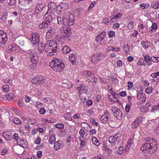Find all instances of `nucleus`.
<instances>
[{"label":"nucleus","instance_id":"1","mask_svg":"<svg viewBox=\"0 0 159 159\" xmlns=\"http://www.w3.org/2000/svg\"><path fill=\"white\" fill-rule=\"evenodd\" d=\"M157 148V142L154 139L146 137L144 143L142 145L140 149L142 151H146L150 154L155 152Z\"/></svg>","mask_w":159,"mask_h":159},{"label":"nucleus","instance_id":"2","mask_svg":"<svg viewBox=\"0 0 159 159\" xmlns=\"http://www.w3.org/2000/svg\"><path fill=\"white\" fill-rule=\"evenodd\" d=\"M49 66L52 70L56 72H62L65 68L64 64L60 59L54 58L49 63Z\"/></svg>","mask_w":159,"mask_h":159},{"label":"nucleus","instance_id":"3","mask_svg":"<svg viewBox=\"0 0 159 159\" xmlns=\"http://www.w3.org/2000/svg\"><path fill=\"white\" fill-rule=\"evenodd\" d=\"M64 20L66 23V25L68 26L73 25L75 19V16L74 14L70 12H66L64 14Z\"/></svg>","mask_w":159,"mask_h":159},{"label":"nucleus","instance_id":"4","mask_svg":"<svg viewBox=\"0 0 159 159\" xmlns=\"http://www.w3.org/2000/svg\"><path fill=\"white\" fill-rule=\"evenodd\" d=\"M59 31L62 38H69L71 34L70 28L67 26H62L60 28Z\"/></svg>","mask_w":159,"mask_h":159},{"label":"nucleus","instance_id":"5","mask_svg":"<svg viewBox=\"0 0 159 159\" xmlns=\"http://www.w3.org/2000/svg\"><path fill=\"white\" fill-rule=\"evenodd\" d=\"M111 111L113 112L114 116L117 119H120L122 115V112L119 109L115 106L111 107Z\"/></svg>","mask_w":159,"mask_h":159},{"label":"nucleus","instance_id":"6","mask_svg":"<svg viewBox=\"0 0 159 159\" xmlns=\"http://www.w3.org/2000/svg\"><path fill=\"white\" fill-rule=\"evenodd\" d=\"M121 10L117 9L114 11L113 14V17L111 19L110 22H113L116 20V19H119L122 16V13H121Z\"/></svg>","mask_w":159,"mask_h":159},{"label":"nucleus","instance_id":"7","mask_svg":"<svg viewBox=\"0 0 159 159\" xmlns=\"http://www.w3.org/2000/svg\"><path fill=\"white\" fill-rule=\"evenodd\" d=\"M77 89L80 94L83 93L88 94L89 93L88 87L82 84H80L77 87Z\"/></svg>","mask_w":159,"mask_h":159},{"label":"nucleus","instance_id":"8","mask_svg":"<svg viewBox=\"0 0 159 159\" xmlns=\"http://www.w3.org/2000/svg\"><path fill=\"white\" fill-rule=\"evenodd\" d=\"M106 35V33L104 31H102L99 34L97 35L95 39L96 42L99 43L101 45H104V43L101 42L103 41Z\"/></svg>","mask_w":159,"mask_h":159},{"label":"nucleus","instance_id":"9","mask_svg":"<svg viewBox=\"0 0 159 159\" xmlns=\"http://www.w3.org/2000/svg\"><path fill=\"white\" fill-rule=\"evenodd\" d=\"M45 46V51L47 53L48 56L51 57L56 55V51L57 49H53V48L50 47L46 45Z\"/></svg>","mask_w":159,"mask_h":159},{"label":"nucleus","instance_id":"10","mask_svg":"<svg viewBox=\"0 0 159 159\" xmlns=\"http://www.w3.org/2000/svg\"><path fill=\"white\" fill-rule=\"evenodd\" d=\"M120 137V135L117 134L113 136H110L109 138L108 141L111 144V148H113L116 144V141Z\"/></svg>","mask_w":159,"mask_h":159},{"label":"nucleus","instance_id":"11","mask_svg":"<svg viewBox=\"0 0 159 159\" xmlns=\"http://www.w3.org/2000/svg\"><path fill=\"white\" fill-rule=\"evenodd\" d=\"M110 117V115L109 112L107 111H105L104 112L100 118V121L102 123H106Z\"/></svg>","mask_w":159,"mask_h":159},{"label":"nucleus","instance_id":"12","mask_svg":"<svg viewBox=\"0 0 159 159\" xmlns=\"http://www.w3.org/2000/svg\"><path fill=\"white\" fill-rule=\"evenodd\" d=\"M46 8V6L43 2H39L36 4L35 11L42 12L45 10Z\"/></svg>","mask_w":159,"mask_h":159},{"label":"nucleus","instance_id":"13","mask_svg":"<svg viewBox=\"0 0 159 159\" xmlns=\"http://www.w3.org/2000/svg\"><path fill=\"white\" fill-rule=\"evenodd\" d=\"M104 57L103 55L101 53H97L94 54L92 57L91 60L93 63H96L98 61L102 59Z\"/></svg>","mask_w":159,"mask_h":159},{"label":"nucleus","instance_id":"14","mask_svg":"<svg viewBox=\"0 0 159 159\" xmlns=\"http://www.w3.org/2000/svg\"><path fill=\"white\" fill-rule=\"evenodd\" d=\"M39 34L35 33L32 34V37L30 38L31 43L33 45H35L38 43L39 41Z\"/></svg>","mask_w":159,"mask_h":159},{"label":"nucleus","instance_id":"15","mask_svg":"<svg viewBox=\"0 0 159 159\" xmlns=\"http://www.w3.org/2000/svg\"><path fill=\"white\" fill-rule=\"evenodd\" d=\"M26 53L28 57L30 58V60H37V53L32 49L27 51Z\"/></svg>","mask_w":159,"mask_h":159},{"label":"nucleus","instance_id":"16","mask_svg":"<svg viewBox=\"0 0 159 159\" xmlns=\"http://www.w3.org/2000/svg\"><path fill=\"white\" fill-rule=\"evenodd\" d=\"M134 136L130 138L127 141V142L126 144L125 150L126 151H128L129 149L133 147L134 145Z\"/></svg>","mask_w":159,"mask_h":159},{"label":"nucleus","instance_id":"17","mask_svg":"<svg viewBox=\"0 0 159 159\" xmlns=\"http://www.w3.org/2000/svg\"><path fill=\"white\" fill-rule=\"evenodd\" d=\"M31 82L34 84L36 83L43 84L45 82V80L43 77L38 76L33 78L32 79Z\"/></svg>","mask_w":159,"mask_h":159},{"label":"nucleus","instance_id":"18","mask_svg":"<svg viewBox=\"0 0 159 159\" xmlns=\"http://www.w3.org/2000/svg\"><path fill=\"white\" fill-rule=\"evenodd\" d=\"M56 7L57 5L56 3L53 2H50L48 5V10L47 11L55 14Z\"/></svg>","mask_w":159,"mask_h":159},{"label":"nucleus","instance_id":"19","mask_svg":"<svg viewBox=\"0 0 159 159\" xmlns=\"http://www.w3.org/2000/svg\"><path fill=\"white\" fill-rule=\"evenodd\" d=\"M7 40V35L3 31L0 30V40L1 44H4Z\"/></svg>","mask_w":159,"mask_h":159},{"label":"nucleus","instance_id":"20","mask_svg":"<svg viewBox=\"0 0 159 159\" xmlns=\"http://www.w3.org/2000/svg\"><path fill=\"white\" fill-rule=\"evenodd\" d=\"M32 0H19L20 5L29 7H30V3Z\"/></svg>","mask_w":159,"mask_h":159},{"label":"nucleus","instance_id":"21","mask_svg":"<svg viewBox=\"0 0 159 159\" xmlns=\"http://www.w3.org/2000/svg\"><path fill=\"white\" fill-rule=\"evenodd\" d=\"M45 44L46 45L49 46L50 47L53 48V49H57V44L53 40H48Z\"/></svg>","mask_w":159,"mask_h":159},{"label":"nucleus","instance_id":"22","mask_svg":"<svg viewBox=\"0 0 159 159\" xmlns=\"http://www.w3.org/2000/svg\"><path fill=\"white\" fill-rule=\"evenodd\" d=\"M142 118L138 117L131 124V127L132 128L135 129L139 125L140 122L141 121Z\"/></svg>","mask_w":159,"mask_h":159},{"label":"nucleus","instance_id":"23","mask_svg":"<svg viewBox=\"0 0 159 159\" xmlns=\"http://www.w3.org/2000/svg\"><path fill=\"white\" fill-rule=\"evenodd\" d=\"M53 13H52L49 12L47 11L45 14V21L48 23L49 24L51 22L52 20V17L51 15H54Z\"/></svg>","mask_w":159,"mask_h":159},{"label":"nucleus","instance_id":"24","mask_svg":"<svg viewBox=\"0 0 159 159\" xmlns=\"http://www.w3.org/2000/svg\"><path fill=\"white\" fill-rule=\"evenodd\" d=\"M37 60H30L29 62V67L32 70L36 68Z\"/></svg>","mask_w":159,"mask_h":159},{"label":"nucleus","instance_id":"25","mask_svg":"<svg viewBox=\"0 0 159 159\" xmlns=\"http://www.w3.org/2000/svg\"><path fill=\"white\" fill-rule=\"evenodd\" d=\"M19 48V47L15 44H10L8 47V49L11 52L16 51Z\"/></svg>","mask_w":159,"mask_h":159},{"label":"nucleus","instance_id":"26","mask_svg":"<svg viewBox=\"0 0 159 159\" xmlns=\"http://www.w3.org/2000/svg\"><path fill=\"white\" fill-rule=\"evenodd\" d=\"M49 25V24L48 23L44 21L39 25V27L40 29H46L48 27Z\"/></svg>","mask_w":159,"mask_h":159},{"label":"nucleus","instance_id":"27","mask_svg":"<svg viewBox=\"0 0 159 159\" xmlns=\"http://www.w3.org/2000/svg\"><path fill=\"white\" fill-rule=\"evenodd\" d=\"M143 89L141 87H139L137 89V98L140 100L142 97L143 94Z\"/></svg>","mask_w":159,"mask_h":159},{"label":"nucleus","instance_id":"28","mask_svg":"<svg viewBox=\"0 0 159 159\" xmlns=\"http://www.w3.org/2000/svg\"><path fill=\"white\" fill-rule=\"evenodd\" d=\"M71 113L70 112H68L64 114V117L65 120H68L74 122L73 119L70 116Z\"/></svg>","mask_w":159,"mask_h":159},{"label":"nucleus","instance_id":"29","mask_svg":"<svg viewBox=\"0 0 159 159\" xmlns=\"http://www.w3.org/2000/svg\"><path fill=\"white\" fill-rule=\"evenodd\" d=\"M159 111V102L156 105H153L152 107L151 112H156Z\"/></svg>","mask_w":159,"mask_h":159},{"label":"nucleus","instance_id":"30","mask_svg":"<svg viewBox=\"0 0 159 159\" xmlns=\"http://www.w3.org/2000/svg\"><path fill=\"white\" fill-rule=\"evenodd\" d=\"M69 59L73 65H74L75 64V63L76 62V60L75 55L71 54L69 56Z\"/></svg>","mask_w":159,"mask_h":159},{"label":"nucleus","instance_id":"31","mask_svg":"<svg viewBox=\"0 0 159 159\" xmlns=\"http://www.w3.org/2000/svg\"><path fill=\"white\" fill-rule=\"evenodd\" d=\"M63 11L68 9L69 8L68 4L65 2H61L59 4Z\"/></svg>","mask_w":159,"mask_h":159},{"label":"nucleus","instance_id":"32","mask_svg":"<svg viewBox=\"0 0 159 159\" xmlns=\"http://www.w3.org/2000/svg\"><path fill=\"white\" fill-rule=\"evenodd\" d=\"M45 44L43 43H39L38 45V49L39 52H40L45 50Z\"/></svg>","mask_w":159,"mask_h":159},{"label":"nucleus","instance_id":"33","mask_svg":"<svg viewBox=\"0 0 159 159\" xmlns=\"http://www.w3.org/2000/svg\"><path fill=\"white\" fill-rule=\"evenodd\" d=\"M152 8L157 9L159 8V1H155L152 3L151 5Z\"/></svg>","mask_w":159,"mask_h":159},{"label":"nucleus","instance_id":"34","mask_svg":"<svg viewBox=\"0 0 159 159\" xmlns=\"http://www.w3.org/2000/svg\"><path fill=\"white\" fill-rule=\"evenodd\" d=\"M92 143L93 144L97 146H99L100 143L96 137H92Z\"/></svg>","mask_w":159,"mask_h":159},{"label":"nucleus","instance_id":"35","mask_svg":"<svg viewBox=\"0 0 159 159\" xmlns=\"http://www.w3.org/2000/svg\"><path fill=\"white\" fill-rule=\"evenodd\" d=\"M62 51L64 54H67L70 51V48L67 46L63 47L62 49Z\"/></svg>","mask_w":159,"mask_h":159},{"label":"nucleus","instance_id":"36","mask_svg":"<svg viewBox=\"0 0 159 159\" xmlns=\"http://www.w3.org/2000/svg\"><path fill=\"white\" fill-rule=\"evenodd\" d=\"M14 97V95L12 93H8L6 95V98L8 101H10L13 99Z\"/></svg>","mask_w":159,"mask_h":159},{"label":"nucleus","instance_id":"37","mask_svg":"<svg viewBox=\"0 0 159 159\" xmlns=\"http://www.w3.org/2000/svg\"><path fill=\"white\" fill-rule=\"evenodd\" d=\"M61 141H58L57 142H55L54 145V149L57 150L59 149L61 147Z\"/></svg>","mask_w":159,"mask_h":159},{"label":"nucleus","instance_id":"38","mask_svg":"<svg viewBox=\"0 0 159 159\" xmlns=\"http://www.w3.org/2000/svg\"><path fill=\"white\" fill-rule=\"evenodd\" d=\"M61 7L59 5L57 6L55 13L56 12L58 15L60 14L61 12L63 11Z\"/></svg>","mask_w":159,"mask_h":159},{"label":"nucleus","instance_id":"39","mask_svg":"<svg viewBox=\"0 0 159 159\" xmlns=\"http://www.w3.org/2000/svg\"><path fill=\"white\" fill-rule=\"evenodd\" d=\"M12 121L15 124L18 125H20L21 124L20 120L17 117H13L12 118Z\"/></svg>","mask_w":159,"mask_h":159},{"label":"nucleus","instance_id":"40","mask_svg":"<svg viewBox=\"0 0 159 159\" xmlns=\"http://www.w3.org/2000/svg\"><path fill=\"white\" fill-rule=\"evenodd\" d=\"M57 29V27H51L49 30H48V31L51 34H52L53 35V34L56 32Z\"/></svg>","mask_w":159,"mask_h":159},{"label":"nucleus","instance_id":"41","mask_svg":"<svg viewBox=\"0 0 159 159\" xmlns=\"http://www.w3.org/2000/svg\"><path fill=\"white\" fill-rule=\"evenodd\" d=\"M56 141V139L54 135H52L49 139V142L51 144H54Z\"/></svg>","mask_w":159,"mask_h":159},{"label":"nucleus","instance_id":"42","mask_svg":"<svg viewBox=\"0 0 159 159\" xmlns=\"http://www.w3.org/2000/svg\"><path fill=\"white\" fill-rule=\"evenodd\" d=\"M141 44L143 47L144 48H148L150 45V43L148 41L143 42Z\"/></svg>","mask_w":159,"mask_h":159},{"label":"nucleus","instance_id":"43","mask_svg":"<svg viewBox=\"0 0 159 159\" xmlns=\"http://www.w3.org/2000/svg\"><path fill=\"white\" fill-rule=\"evenodd\" d=\"M2 88L3 91L5 92H8L9 89V87L8 85H4Z\"/></svg>","mask_w":159,"mask_h":159},{"label":"nucleus","instance_id":"44","mask_svg":"<svg viewBox=\"0 0 159 159\" xmlns=\"http://www.w3.org/2000/svg\"><path fill=\"white\" fill-rule=\"evenodd\" d=\"M151 29L150 32H153L154 31V30L157 28V25L156 23H153L151 27Z\"/></svg>","mask_w":159,"mask_h":159},{"label":"nucleus","instance_id":"45","mask_svg":"<svg viewBox=\"0 0 159 159\" xmlns=\"http://www.w3.org/2000/svg\"><path fill=\"white\" fill-rule=\"evenodd\" d=\"M123 47L126 53H127L129 51L130 46L128 44H125L124 45Z\"/></svg>","mask_w":159,"mask_h":159},{"label":"nucleus","instance_id":"46","mask_svg":"<svg viewBox=\"0 0 159 159\" xmlns=\"http://www.w3.org/2000/svg\"><path fill=\"white\" fill-rule=\"evenodd\" d=\"M57 23L59 24H65L63 23V19L60 16H58L57 17Z\"/></svg>","mask_w":159,"mask_h":159},{"label":"nucleus","instance_id":"47","mask_svg":"<svg viewBox=\"0 0 159 159\" xmlns=\"http://www.w3.org/2000/svg\"><path fill=\"white\" fill-rule=\"evenodd\" d=\"M109 92L111 94V96H113L114 97L119 96L118 94L115 92L114 91V89L112 88L110 90Z\"/></svg>","mask_w":159,"mask_h":159},{"label":"nucleus","instance_id":"48","mask_svg":"<svg viewBox=\"0 0 159 159\" xmlns=\"http://www.w3.org/2000/svg\"><path fill=\"white\" fill-rule=\"evenodd\" d=\"M85 134V131L84 129H81L79 131V134L80 136V137L83 138Z\"/></svg>","mask_w":159,"mask_h":159},{"label":"nucleus","instance_id":"49","mask_svg":"<svg viewBox=\"0 0 159 159\" xmlns=\"http://www.w3.org/2000/svg\"><path fill=\"white\" fill-rule=\"evenodd\" d=\"M145 106H143L140 108V111L142 112L145 113L148 111V109H146Z\"/></svg>","mask_w":159,"mask_h":159},{"label":"nucleus","instance_id":"50","mask_svg":"<svg viewBox=\"0 0 159 159\" xmlns=\"http://www.w3.org/2000/svg\"><path fill=\"white\" fill-rule=\"evenodd\" d=\"M55 126L57 128L61 129L64 127V125L63 124L57 123L55 125Z\"/></svg>","mask_w":159,"mask_h":159},{"label":"nucleus","instance_id":"51","mask_svg":"<svg viewBox=\"0 0 159 159\" xmlns=\"http://www.w3.org/2000/svg\"><path fill=\"white\" fill-rule=\"evenodd\" d=\"M124 148L120 146L119 147L118 150L117 151V153L119 154H121L123 153Z\"/></svg>","mask_w":159,"mask_h":159},{"label":"nucleus","instance_id":"52","mask_svg":"<svg viewBox=\"0 0 159 159\" xmlns=\"http://www.w3.org/2000/svg\"><path fill=\"white\" fill-rule=\"evenodd\" d=\"M16 0H7L8 3L10 6L14 5L16 2Z\"/></svg>","mask_w":159,"mask_h":159},{"label":"nucleus","instance_id":"53","mask_svg":"<svg viewBox=\"0 0 159 159\" xmlns=\"http://www.w3.org/2000/svg\"><path fill=\"white\" fill-rule=\"evenodd\" d=\"M115 33L113 31H110L108 33L109 37L110 38H113L115 36Z\"/></svg>","mask_w":159,"mask_h":159},{"label":"nucleus","instance_id":"54","mask_svg":"<svg viewBox=\"0 0 159 159\" xmlns=\"http://www.w3.org/2000/svg\"><path fill=\"white\" fill-rule=\"evenodd\" d=\"M92 73L89 70H86L83 72V75H86V76H90L91 75Z\"/></svg>","mask_w":159,"mask_h":159},{"label":"nucleus","instance_id":"55","mask_svg":"<svg viewBox=\"0 0 159 159\" xmlns=\"http://www.w3.org/2000/svg\"><path fill=\"white\" fill-rule=\"evenodd\" d=\"M146 93L148 94L151 93L152 92V89L151 87L147 88L145 90Z\"/></svg>","mask_w":159,"mask_h":159},{"label":"nucleus","instance_id":"56","mask_svg":"<svg viewBox=\"0 0 159 159\" xmlns=\"http://www.w3.org/2000/svg\"><path fill=\"white\" fill-rule=\"evenodd\" d=\"M138 27L139 28H140V29L139 30V31L140 32H141L142 33H143V32L141 30V29L142 30H143L144 29L145 27L144 25H143V24H140L138 25Z\"/></svg>","mask_w":159,"mask_h":159},{"label":"nucleus","instance_id":"57","mask_svg":"<svg viewBox=\"0 0 159 159\" xmlns=\"http://www.w3.org/2000/svg\"><path fill=\"white\" fill-rule=\"evenodd\" d=\"M141 7L143 9H147L149 7V4H142L140 5Z\"/></svg>","mask_w":159,"mask_h":159},{"label":"nucleus","instance_id":"58","mask_svg":"<svg viewBox=\"0 0 159 159\" xmlns=\"http://www.w3.org/2000/svg\"><path fill=\"white\" fill-rule=\"evenodd\" d=\"M6 15H3L0 18V23H3L6 20Z\"/></svg>","mask_w":159,"mask_h":159},{"label":"nucleus","instance_id":"59","mask_svg":"<svg viewBox=\"0 0 159 159\" xmlns=\"http://www.w3.org/2000/svg\"><path fill=\"white\" fill-rule=\"evenodd\" d=\"M145 106L146 107V109H148V111L151 112V110H152V106H151L149 103H146L145 104Z\"/></svg>","mask_w":159,"mask_h":159},{"label":"nucleus","instance_id":"60","mask_svg":"<svg viewBox=\"0 0 159 159\" xmlns=\"http://www.w3.org/2000/svg\"><path fill=\"white\" fill-rule=\"evenodd\" d=\"M92 159H104V158L102 155H99L93 157Z\"/></svg>","mask_w":159,"mask_h":159},{"label":"nucleus","instance_id":"61","mask_svg":"<svg viewBox=\"0 0 159 159\" xmlns=\"http://www.w3.org/2000/svg\"><path fill=\"white\" fill-rule=\"evenodd\" d=\"M128 27L129 29H132L134 27L133 22L130 21L128 25Z\"/></svg>","mask_w":159,"mask_h":159},{"label":"nucleus","instance_id":"62","mask_svg":"<svg viewBox=\"0 0 159 159\" xmlns=\"http://www.w3.org/2000/svg\"><path fill=\"white\" fill-rule=\"evenodd\" d=\"M46 112V110L43 107H41L39 111V112L40 114H43Z\"/></svg>","mask_w":159,"mask_h":159},{"label":"nucleus","instance_id":"63","mask_svg":"<svg viewBox=\"0 0 159 159\" xmlns=\"http://www.w3.org/2000/svg\"><path fill=\"white\" fill-rule=\"evenodd\" d=\"M128 89L130 90L133 87V83L132 82H128L127 83Z\"/></svg>","mask_w":159,"mask_h":159},{"label":"nucleus","instance_id":"64","mask_svg":"<svg viewBox=\"0 0 159 159\" xmlns=\"http://www.w3.org/2000/svg\"><path fill=\"white\" fill-rule=\"evenodd\" d=\"M151 60L154 62L159 61V57H153L151 58Z\"/></svg>","mask_w":159,"mask_h":159}]
</instances>
